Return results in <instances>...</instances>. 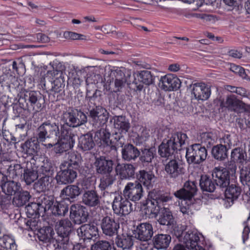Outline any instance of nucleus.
I'll list each match as a JSON object with an SVG mask.
<instances>
[{
    "mask_svg": "<svg viewBox=\"0 0 250 250\" xmlns=\"http://www.w3.org/2000/svg\"><path fill=\"white\" fill-rule=\"evenodd\" d=\"M57 63L54 62L50 63L53 68L52 71H48V73L53 76V81L51 82V88L48 91L50 94L59 93L63 90L64 87V80L63 72L62 70H58L57 68Z\"/></svg>",
    "mask_w": 250,
    "mask_h": 250,
    "instance_id": "nucleus-8",
    "label": "nucleus"
},
{
    "mask_svg": "<svg viewBox=\"0 0 250 250\" xmlns=\"http://www.w3.org/2000/svg\"><path fill=\"white\" fill-rule=\"evenodd\" d=\"M94 165L97 173L106 174L112 171L113 162L111 160L106 159L104 157L101 156L96 158Z\"/></svg>",
    "mask_w": 250,
    "mask_h": 250,
    "instance_id": "nucleus-23",
    "label": "nucleus"
},
{
    "mask_svg": "<svg viewBox=\"0 0 250 250\" xmlns=\"http://www.w3.org/2000/svg\"><path fill=\"white\" fill-rule=\"evenodd\" d=\"M0 187L2 191L7 195H15L21 188V184L14 181L4 180Z\"/></svg>",
    "mask_w": 250,
    "mask_h": 250,
    "instance_id": "nucleus-37",
    "label": "nucleus"
},
{
    "mask_svg": "<svg viewBox=\"0 0 250 250\" xmlns=\"http://www.w3.org/2000/svg\"><path fill=\"white\" fill-rule=\"evenodd\" d=\"M114 120V126L115 129H117L120 132L118 135L116 133L117 136V141H121L123 139V135H121L126 134L130 127V125L129 120L124 116H115L113 117Z\"/></svg>",
    "mask_w": 250,
    "mask_h": 250,
    "instance_id": "nucleus-22",
    "label": "nucleus"
},
{
    "mask_svg": "<svg viewBox=\"0 0 250 250\" xmlns=\"http://www.w3.org/2000/svg\"><path fill=\"white\" fill-rule=\"evenodd\" d=\"M40 207L38 203H31L26 206L25 210L29 217L36 216L39 214Z\"/></svg>",
    "mask_w": 250,
    "mask_h": 250,
    "instance_id": "nucleus-63",
    "label": "nucleus"
},
{
    "mask_svg": "<svg viewBox=\"0 0 250 250\" xmlns=\"http://www.w3.org/2000/svg\"><path fill=\"white\" fill-rule=\"evenodd\" d=\"M0 240L1 241L0 244L3 245L7 250L9 249L10 250H17L15 240L11 236L3 234L1 235Z\"/></svg>",
    "mask_w": 250,
    "mask_h": 250,
    "instance_id": "nucleus-58",
    "label": "nucleus"
},
{
    "mask_svg": "<svg viewBox=\"0 0 250 250\" xmlns=\"http://www.w3.org/2000/svg\"><path fill=\"white\" fill-rule=\"evenodd\" d=\"M137 181L140 183L143 184L145 186L149 187L152 186L155 182L156 177L151 171L141 170L137 174Z\"/></svg>",
    "mask_w": 250,
    "mask_h": 250,
    "instance_id": "nucleus-35",
    "label": "nucleus"
},
{
    "mask_svg": "<svg viewBox=\"0 0 250 250\" xmlns=\"http://www.w3.org/2000/svg\"><path fill=\"white\" fill-rule=\"evenodd\" d=\"M116 244L123 250H130L133 246V238L131 236L122 235L118 236L116 240Z\"/></svg>",
    "mask_w": 250,
    "mask_h": 250,
    "instance_id": "nucleus-51",
    "label": "nucleus"
},
{
    "mask_svg": "<svg viewBox=\"0 0 250 250\" xmlns=\"http://www.w3.org/2000/svg\"><path fill=\"white\" fill-rule=\"evenodd\" d=\"M208 155L205 146L195 144L187 148L186 157L188 164H200L204 162Z\"/></svg>",
    "mask_w": 250,
    "mask_h": 250,
    "instance_id": "nucleus-4",
    "label": "nucleus"
},
{
    "mask_svg": "<svg viewBox=\"0 0 250 250\" xmlns=\"http://www.w3.org/2000/svg\"><path fill=\"white\" fill-rule=\"evenodd\" d=\"M240 178L242 184L244 186L247 194L250 196V162H245L239 166Z\"/></svg>",
    "mask_w": 250,
    "mask_h": 250,
    "instance_id": "nucleus-30",
    "label": "nucleus"
},
{
    "mask_svg": "<svg viewBox=\"0 0 250 250\" xmlns=\"http://www.w3.org/2000/svg\"><path fill=\"white\" fill-rule=\"evenodd\" d=\"M164 166L165 172L170 178H178L182 176L185 172L184 163L178 158L169 160Z\"/></svg>",
    "mask_w": 250,
    "mask_h": 250,
    "instance_id": "nucleus-11",
    "label": "nucleus"
},
{
    "mask_svg": "<svg viewBox=\"0 0 250 250\" xmlns=\"http://www.w3.org/2000/svg\"><path fill=\"white\" fill-rule=\"evenodd\" d=\"M191 94L198 101H206L211 95L210 87L203 83H196L190 85Z\"/></svg>",
    "mask_w": 250,
    "mask_h": 250,
    "instance_id": "nucleus-14",
    "label": "nucleus"
},
{
    "mask_svg": "<svg viewBox=\"0 0 250 250\" xmlns=\"http://www.w3.org/2000/svg\"><path fill=\"white\" fill-rule=\"evenodd\" d=\"M123 196L134 202L139 201L143 196L144 190L138 181L128 183L123 191Z\"/></svg>",
    "mask_w": 250,
    "mask_h": 250,
    "instance_id": "nucleus-12",
    "label": "nucleus"
},
{
    "mask_svg": "<svg viewBox=\"0 0 250 250\" xmlns=\"http://www.w3.org/2000/svg\"><path fill=\"white\" fill-rule=\"evenodd\" d=\"M57 141L55 142L56 146L55 148V152L56 153L61 154L65 152L74 146L75 143L73 142L64 141L59 139H55Z\"/></svg>",
    "mask_w": 250,
    "mask_h": 250,
    "instance_id": "nucleus-54",
    "label": "nucleus"
},
{
    "mask_svg": "<svg viewBox=\"0 0 250 250\" xmlns=\"http://www.w3.org/2000/svg\"><path fill=\"white\" fill-rule=\"evenodd\" d=\"M110 135L108 129L103 127L95 132L94 139L97 143L106 148V151H112L115 153L117 152V148L115 146L112 144L110 139Z\"/></svg>",
    "mask_w": 250,
    "mask_h": 250,
    "instance_id": "nucleus-13",
    "label": "nucleus"
},
{
    "mask_svg": "<svg viewBox=\"0 0 250 250\" xmlns=\"http://www.w3.org/2000/svg\"><path fill=\"white\" fill-rule=\"evenodd\" d=\"M161 207L153 198L147 202L146 208H145V212L146 214L152 215V216H156L161 210Z\"/></svg>",
    "mask_w": 250,
    "mask_h": 250,
    "instance_id": "nucleus-56",
    "label": "nucleus"
},
{
    "mask_svg": "<svg viewBox=\"0 0 250 250\" xmlns=\"http://www.w3.org/2000/svg\"><path fill=\"white\" fill-rule=\"evenodd\" d=\"M225 196L228 202L233 203L238 199L241 193V189L240 187L235 184L229 185L225 188Z\"/></svg>",
    "mask_w": 250,
    "mask_h": 250,
    "instance_id": "nucleus-41",
    "label": "nucleus"
},
{
    "mask_svg": "<svg viewBox=\"0 0 250 250\" xmlns=\"http://www.w3.org/2000/svg\"><path fill=\"white\" fill-rule=\"evenodd\" d=\"M153 234L152 225L148 223H143L138 226L135 237L141 241L149 240Z\"/></svg>",
    "mask_w": 250,
    "mask_h": 250,
    "instance_id": "nucleus-28",
    "label": "nucleus"
},
{
    "mask_svg": "<svg viewBox=\"0 0 250 250\" xmlns=\"http://www.w3.org/2000/svg\"><path fill=\"white\" fill-rule=\"evenodd\" d=\"M188 138V137L186 133L180 131H175L171 134L169 140L174 143L179 149L181 150L182 146L185 144Z\"/></svg>",
    "mask_w": 250,
    "mask_h": 250,
    "instance_id": "nucleus-49",
    "label": "nucleus"
},
{
    "mask_svg": "<svg viewBox=\"0 0 250 250\" xmlns=\"http://www.w3.org/2000/svg\"><path fill=\"white\" fill-rule=\"evenodd\" d=\"M116 180V175L110 173H106L102 178L101 179V182L99 185L102 189H105L108 187L111 186Z\"/></svg>",
    "mask_w": 250,
    "mask_h": 250,
    "instance_id": "nucleus-61",
    "label": "nucleus"
},
{
    "mask_svg": "<svg viewBox=\"0 0 250 250\" xmlns=\"http://www.w3.org/2000/svg\"><path fill=\"white\" fill-rule=\"evenodd\" d=\"M68 154L67 160L61 164L68 165V167L78 170L82 159L81 155L76 154L75 152H69Z\"/></svg>",
    "mask_w": 250,
    "mask_h": 250,
    "instance_id": "nucleus-52",
    "label": "nucleus"
},
{
    "mask_svg": "<svg viewBox=\"0 0 250 250\" xmlns=\"http://www.w3.org/2000/svg\"><path fill=\"white\" fill-rule=\"evenodd\" d=\"M77 233L83 240H89L98 235V230L94 224H86L78 229Z\"/></svg>",
    "mask_w": 250,
    "mask_h": 250,
    "instance_id": "nucleus-26",
    "label": "nucleus"
},
{
    "mask_svg": "<svg viewBox=\"0 0 250 250\" xmlns=\"http://www.w3.org/2000/svg\"><path fill=\"white\" fill-rule=\"evenodd\" d=\"M40 178L34 184V189L38 192L48 190L52 181V177L39 175Z\"/></svg>",
    "mask_w": 250,
    "mask_h": 250,
    "instance_id": "nucleus-40",
    "label": "nucleus"
},
{
    "mask_svg": "<svg viewBox=\"0 0 250 250\" xmlns=\"http://www.w3.org/2000/svg\"><path fill=\"white\" fill-rule=\"evenodd\" d=\"M75 127L85 124L87 121V117L86 114L81 110L75 109Z\"/></svg>",
    "mask_w": 250,
    "mask_h": 250,
    "instance_id": "nucleus-64",
    "label": "nucleus"
},
{
    "mask_svg": "<svg viewBox=\"0 0 250 250\" xmlns=\"http://www.w3.org/2000/svg\"><path fill=\"white\" fill-rule=\"evenodd\" d=\"M199 186L203 191L213 192L216 189V184L214 180L207 175L201 176Z\"/></svg>",
    "mask_w": 250,
    "mask_h": 250,
    "instance_id": "nucleus-42",
    "label": "nucleus"
},
{
    "mask_svg": "<svg viewBox=\"0 0 250 250\" xmlns=\"http://www.w3.org/2000/svg\"><path fill=\"white\" fill-rule=\"evenodd\" d=\"M59 127L58 123H52L49 120L43 122L37 129L38 139L41 143H43L47 139H57L59 135Z\"/></svg>",
    "mask_w": 250,
    "mask_h": 250,
    "instance_id": "nucleus-3",
    "label": "nucleus"
},
{
    "mask_svg": "<svg viewBox=\"0 0 250 250\" xmlns=\"http://www.w3.org/2000/svg\"><path fill=\"white\" fill-rule=\"evenodd\" d=\"M20 104L23 108L34 113L41 111L45 103V100L42 94L38 91H25L21 93L19 99Z\"/></svg>",
    "mask_w": 250,
    "mask_h": 250,
    "instance_id": "nucleus-1",
    "label": "nucleus"
},
{
    "mask_svg": "<svg viewBox=\"0 0 250 250\" xmlns=\"http://www.w3.org/2000/svg\"><path fill=\"white\" fill-rule=\"evenodd\" d=\"M91 250H114L111 244L107 241L97 242L91 246Z\"/></svg>",
    "mask_w": 250,
    "mask_h": 250,
    "instance_id": "nucleus-62",
    "label": "nucleus"
},
{
    "mask_svg": "<svg viewBox=\"0 0 250 250\" xmlns=\"http://www.w3.org/2000/svg\"><path fill=\"white\" fill-rule=\"evenodd\" d=\"M95 146V142L91 133L88 132L79 137L78 147L83 151L91 150Z\"/></svg>",
    "mask_w": 250,
    "mask_h": 250,
    "instance_id": "nucleus-33",
    "label": "nucleus"
},
{
    "mask_svg": "<svg viewBox=\"0 0 250 250\" xmlns=\"http://www.w3.org/2000/svg\"><path fill=\"white\" fill-rule=\"evenodd\" d=\"M0 167L5 172L6 177L16 179L22 176L23 167L20 164L3 160L0 164Z\"/></svg>",
    "mask_w": 250,
    "mask_h": 250,
    "instance_id": "nucleus-19",
    "label": "nucleus"
},
{
    "mask_svg": "<svg viewBox=\"0 0 250 250\" xmlns=\"http://www.w3.org/2000/svg\"><path fill=\"white\" fill-rule=\"evenodd\" d=\"M212 179L220 188H226L229 184L230 176L228 170L222 167H215L212 173Z\"/></svg>",
    "mask_w": 250,
    "mask_h": 250,
    "instance_id": "nucleus-16",
    "label": "nucleus"
},
{
    "mask_svg": "<svg viewBox=\"0 0 250 250\" xmlns=\"http://www.w3.org/2000/svg\"><path fill=\"white\" fill-rule=\"evenodd\" d=\"M134 80L132 82V89L134 91H141L144 88L143 84L149 85L154 82V78L150 71L141 70L133 74Z\"/></svg>",
    "mask_w": 250,
    "mask_h": 250,
    "instance_id": "nucleus-6",
    "label": "nucleus"
},
{
    "mask_svg": "<svg viewBox=\"0 0 250 250\" xmlns=\"http://www.w3.org/2000/svg\"><path fill=\"white\" fill-rule=\"evenodd\" d=\"M54 234L53 229L50 227H43L38 230L37 234L38 238L40 241L43 243H49L47 246H53L55 249H61V246L58 239L54 238Z\"/></svg>",
    "mask_w": 250,
    "mask_h": 250,
    "instance_id": "nucleus-15",
    "label": "nucleus"
},
{
    "mask_svg": "<svg viewBox=\"0 0 250 250\" xmlns=\"http://www.w3.org/2000/svg\"><path fill=\"white\" fill-rule=\"evenodd\" d=\"M173 217L169 209L163 207L161 208L160 214L158 220L162 225L169 226L173 223Z\"/></svg>",
    "mask_w": 250,
    "mask_h": 250,
    "instance_id": "nucleus-46",
    "label": "nucleus"
},
{
    "mask_svg": "<svg viewBox=\"0 0 250 250\" xmlns=\"http://www.w3.org/2000/svg\"><path fill=\"white\" fill-rule=\"evenodd\" d=\"M112 208L114 212L120 216L128 215L133 210L132 204L129 200L121 195L115 197Z\"/></svg>",
    "mask_w": 250,
    "mask_h": 250,
    "instance_id": "nucleus-9",
    "label": "nucleus"
},
{
    "mask_svg": "<svg viewBox=\"0 0 250 250\" xmlns=\"http://www.w3.org/2000/svg\"><path fill=\"white\" fill-rule=\"evenodd\" d=\"M121 152L122 159L127 162L135 161L140 154L139 149L130 144L125 145Z\"/></svg>",
    "mask_w": 250,
    "mask_h": 250,
    "instance_id": "nucleus-31",
    "label": "nucleus"
},
{
    "mask_svg": "<svg viewBox=\"0 0 250 250\" xmlns=\"http://www.w3.org/2000/svg\"><path fill=\"white\" fill-rule=\"evenodd\" d=\"M101 225L103 233L110 236L117 234L120 226L119 223L115 221V217L111 214L103 217Z\"/></svg>",
    "mask_w": 250,
    "mask_h": 250,
    "instance_id": "nucleus-18",
    "label": "nucleus"
},
{
    "mask_svg": "<svg viewBox=\"0 0 250 250\" xmlns=\"http://www.w3.org/2000/svg\"><path fill=\"white\" fill-rule=\"evenodd\" d=\"M38 171L39 172V175L52 177L54 169L51 161L47 158H44Z\"/></svg>",
    "mask_w": 250,
    "mask_h": 250,
    "instance_id": "nucleus-50",
    "label": "nucleus"
},
{
    "mask_svg": "<svg viewBox=\"0 0 250 250\" xmlns=\"http://www.w3.org/2000/svg\"><path fill=\"white\" fill-rule=\"evenodd\" d=\"M75 135L72 133L71 129L65 127L64 125H62L61 129L59 128V135L57 138L62 140L73 142L75 143Z\"/></svg>",
    "mask_w": 250,
    "mask_h": 250,
    "instance_id": "nucleus-57",
    "label": "nucleus"
},
{
    "mask_svg": "<svg viewBox=\"0 0 250 250\" xmlns=\"http://www.w3.org/2000/svg\"><path fill=\"white\" fill-rule=\"evenodd\" d=\"M180 150L169 139L165 142L164 141L159 146L158 153L163 158L168 159Z\"/></svg>",
    "mask_w": 250,
    "mask_h": 250,
    "instance_id": "nucleus-25",
    "label": "nucleus"
},
{
    "mask_svg": "<svg viewBox=\"0 0 250 250\" xmlns=\"http://www.w3.org/2000/svg\"><path fill=\"white\" fill-rule=\"evenodd\" d=\"M200 235L196 230H188L185 232L182 241L187 248L189 249L199 245Z\"/></svg>",
    "mask_w": 250,
    "mask_h": 250,
    "instance_id": "nucleus-32",
    "label": "nucleus"
},
{
    "mask_svg": "<svg viewBox=\"0 0 250 250\" xmlns=\"http://www.w3.org/2000/svg\"><path fill=\"white\" fill-rule=\"evenodd\" d=\"M110 76L112 79H114V89L112 92L115 93L120 92L126 82L124 72L120 68H117L111 70Z\"/></svg>",
    "mask_w": 250,
    "mask_h": 250,
    "instance_id": "nucleus-27",
    "label": "nucleus"
},
{
    "mask_svg": "<svg viewBox=\"0 0 250 250\" xmlns=\"http://www.w3.org/2000/svg\"><path fill=\"white\" fill-rule=\"evenodd\" d=\"M37 202L40 208L45 211L51 208L54 203V199L52 196L43 194L39 197Z\"/></svg>",
    "mask_w": 250,
    "mask_h": 250,
    "instance_id": "nucleus-55",
    "label": "nucleus"
},
{
    "mask_svg": "<svg viewBox=\"0 0 250 250\" xmlns=\"http://www.w3.org/2000/svg\"><path fill=\"white\" fill-rule=\"evenodd\" d=\"M89 113L90 122L95 128L103 127L107 122L108 113L101 106H96L89 109Z\"/></svg>",
    "mask_w": 250,
    "mask_h": 250,
    "instance_id": "nucleus-7",
    "label": "nucleus"
},
{
    "mask_svg": "<svg viewBox=\"0 0 250 250\" xmlns=\"http://www.w3.org/2000/svg\"><path fill=\"white\" fill-rule=\"evenodd\" d=\"M220 106L229 111L239 113L247 111L249 106L238 99L234 95H228L225 99L220 100Z\"/></svg>",
    "mask_w": 250,
    "mask_h": 250,
    "instance_id": "nucleus-5",
    "label": "nucleus"
},
{
    "mask_svg": "<svg viewBox=\"0 0 250 250\" xmlns=\"http://www.w3.org/2000/svg\"><path fill=\"white\" fill-rule=\"evenodd\" d=\"M66 201L62 199L60 202H56L52 208V213L56 216H63L68 211L69 204Z\"/></svg>",
    "mask_w": 250,
    "mask_h": 250,
    "instance_id": "nucleus-45",
    "label": "nucleus"
},
{
    "mask_svg": "<svg viewBox=\"0 0 250 250\" xmlns=\"http://www.w3.org/2000/svg\"><path fill=\"white\" fill-rule=\"evenodd\" d=\"M68 165L61 164L60 171H58L55 179L57 183L60 185H66L73 183L77 177V169L68 166Z\"/></svg>",
    "mask_w": 250,
    "mask_h": 250,
    "instance_id": "nucleus-10",
    "label": "nucleus"
},
{
    "mask_svg": "<svg viewBox=\"0 0 250 250\" xmlns=\"http://www.w3.org/2000/svg\"><path fill=\"white\" fill-rule=\"evenodd\" d=\"M88 213L86 208L79 204L72 205L70 208V217L75 224H81L87 221Z\"/></svg>",
    "mask_w": 250,
    "mask_h": 250,
    "instance_id": "nucleus-20",
    "label": "nucleus"
},
{
    "mask_svg": "<svg viewBox=\"0 0 250 250\" xmlns=\"http://www.w3.org/2000/svg\"><path fill=\"white\" fill-rule=\"evenodd\" d=\"M181 82L174 74H168L162 76L159 80V86L165 91L178 90L181 86Z\"/></svg>",
    "mask_w": 250,
    "mask_h": 250,
    "instance_id": "nucleus-17",
    "label": "nucleus"
},
{
    "mask_svg": "<svg viewBox=\"0 0 250 250\" xmlns=\"http://www.w3.org/2000/svg\"><path fill=\"white\" fill-rule=\"evenodd\" d=\"M31 198L29 192L25 190H22L17 193L13 198V204L17 207H21L29 201Z\"/></svg>",
    "mask_w": 250,
    "mask_h": 250,
    "instance_id": "nucleus-44",
    "label": "nucleus"
},
{
    "mask_svg": "<svg viewBox=\"0 0 250 250\" xmlns=\"http://www.w3.org/2000/svg\"><path fill=\"white\" fill-rule=\"evenodd\" d=\"M29 165L27 164V166L24 169L23 173L24 181L28 185L33 183L39 177L37 167L32 166L31 163H30Z\"/></svg>",
    "mask_w": 250,
    "mask_h": 250,
    "instance_id": "nucleus-38",
    "label": "nucleus"
},
{
    "mask_svg": "<svg viewBox=\"0 0 250 250\" xmlns=\"http://www.w3.org/2000/svg\"><path fill=\"white\" fill-rule=\"evenodd\" d=\"M216 136L212 132H203L200 135V139L201 143L207 146V147H210L215 143Z\"/></svg>",
    "mask_w": 250,
    "mask_h": 250,
    "instance_id": "nucleus-59",
    "label": "nucleus"
},
{
    "mask_svg": "<svg viewBox=\"0 0 250 250\" xmlns=\"http://www.w3.org/2000/svg\"><path fill=\"white\" fill-rule=\"evenodd\" d=\"M41 143L38 136L37 138H31L27 140L22 146V148L24 152L29 155L36 154L39 149V143Z\"/></svg>",
    "mask_w": 250,
    "mask_h": 250,
    "instance_id": "nucleus-39",
    "label": "nucleus"
},
{
    "mask_svg": "<svg viewBox=\"0 0 250 250\" xmlns=\"http://www.w3.org/2000/svg\"><path fill=\"white\" fill-rule=\"evenodd\" d=\"M136 167L131 164H118L115 167L117 175L123 179L133 177L135 175Z\"/></svg>",
    "mask_w": 250,
    "mask_h": 250,
    "instance_id": "nucleus-29",
    "label": "nucleus"
},
{
    "mask_svg": "<svg viewBox=\"0 0 250 250\" xmlns=\"http://www.w3.org/2000/svg\"><path fill=\"white\" fill-rule=\"evenodd\" d=\"M197 187L194 182H186L184 187L175 191L174 195L175 197L184 201L190 200L195 195L197 191Z\"/></svg>",
    "mask_w": 250,
    "mask_h": 250,
    "instance_id": "nucleus-21",
    "label": "nucleus"
},
{
    "mask_svg": "<svg viewBox=\"0 0 250 250\" xmlns=\"http://www.w3.org/2000/svg\"><path fill=\"white\" fill-rule=\"evenodd\" d=\"M228 149L223 144L214 146L211 150L213 158L219 161H224L228 157Z\"/></svg>",
    "mask_w": 250,
    "mask_h": 250,
    "instance_id": "nucleus-47",
    "label": "nucleus"
},
{
    "mask_svg": "<svg viewBox=\"0 0 250 250\" xmlns=\"http://www.w3.org/2000/svg\"><path fill=\"white\" fill-rule=\"evenodd\" d=\"M230 157L232 161L241 164V166L245 162H250L247 161V153L242 147H239L232 149Z\"/></svg>",
    "mask_w": 250,
    "mask_h": 250,
    "instance_id": "nucleus-48",
    "label": "nucleus"
},
{
    "mask_svg": "<svg viewBox=\"0 0 250 250\" xmlns=\"http://www.w3.org/2000/svg\"><path fill=\"white\" fill-rule=\"evenodd\" d=\"M55 227L61 249H70L72 244L69 241L68 235L72 230V223L67 219L61 220L56 223Z\"/></svg>",
    "mask_w": 250,
    "mask_h": 250,
    "instance_id": "nucleus-2",
    "label": "nucleus"
},
{
    "mask_svg": "<svg viewBox=\"0 0 250 250\" xmlns=\"http://www.w3.org/2000/svg\"><path fill=\"white\" fill-rule=\"evenodd\" d=\"M225 3L229 6L228 10L235 13H240L243 6L241 0H223Z\"/></svg>",
    "mask_w": 250,
    "mask_h": 250,
    "instance_id": "nucleus-60",
    "label": "nucleus"
},
{
    "mask_svg": "<svg viewBox=\"0 0 250 250\" xmlns=\"http://www.w3.org/2000/svg\"><path fill=\"white\" fill-rule=\"evenodd\" d=\"M75 109H69L63 113L61 120L67 126L71 127H75Z\"/></svg>",
    "mask_w": 250,
    "mask_h": 250,
    "instance_id": "nucleus-53",
    "label": "nucleus"
},
{
    "mask_svg": "<svg viewBox=\"0 0 250 250\" xmlns=\"http://www.w3.org/2000/svg\"><path fill=\"white\" fill-rule=\"evenodd\" d=\"M156 148L150 147L148 148H142L140 151L139 161L143 166H147L151 163L156 155Z\"/></svg>",
    "mask_w": 250,
    "mask_h": 250,
    "instance_id": "nucleus-36",
    "label": "nucleus"
},
{
    "mask_svg": "<svg viewBox=\"0 0 250 250\" xmlns=\"http://www.w3.org/2000/svg\"><path fill=\"white\" fill-rule=\"evenodd\" d=\"M82 202L89 207L98 206L100 203V196L95 190H87L85 191L83 195Z\"/></svg>",
    "mask_w": 250,
    "mask_h": 250,
    "instance_id": "nucleus-34",
    "label": "nucleus"
},
{
    "mask_svg": "<svg viewBox=\"0 0 250 250\" xmlns=\"http://www.w3.org/2000/svg\"><path fill=\"white\" fill-rule=\"evenodd\" d=\"M171 237L167 234H158L154 236L153 243L154 247L158 250L165 249L168 246Z\"/></svg>",
    "mask_w": 250,
    "mask_h": 250,
    "instance_id": "nucleus-43",
    "label": "nucleus"
},
{
    "mask_svg": "<svg viewBox=\"0 0 250 250\" xmlns=\"http://www.w3.org/2000/svg\"><path fill=\"white\" fill-rule=\"evenodd\" d=\"M81 191L76 185H68L61 190L60 197L70 204L81 194Z\"/></svg>",
    "mask_w": 250,
    "mask_h": 250,
    "instance_id": "nucleus-24",
    "label": "nucleus"
}]
</instances>
